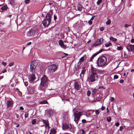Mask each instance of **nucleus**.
Instances as JSON below:
<instances>
[{
  "label": "nucleus",
  "instance_id": "nucleus-1",
  "mask_svg": "<svg viewBox=\"0 0 134 134\" xmlns=\"http://www.w3.org/2000/svg\"><path fill=\"white\" fill-rule=\"evenodd\" d=\"M107 58L104 56H103L99 57L97 61V65L98 67L104 66L107 64Z\"/></svg>",
  "mask_w": 134,
  "mask_h": 134
},
{
  "label": "nucleus",
  "instance_id": "nucleus-2",
  "mask_svg": "<svg viewBox=\"0 0 134 134\" xmlns=\"http://www.w3.org/2000/svg\"><path fill=\"white\" fill-rule=\"evenodd\" d=\"M62 129L64 130H68L72 132L73 133L75 131L76 128L71 124H68L67 123L63 124L62 125Z\"/></svg>",
  "mask_w": 134,
  "mask_h": 134
},
{
  "label": "nucleus",
  "instance_id": "nucleus-3",
  "mask_svg": "<svg viewBox=\"0 0 134 134\" xmlns=\"http://www.w3.org/2000/svg\"><path fill=\"white\" fill-rule=\"evenodd\" d=\"M48 80L44 75L41 79V84L42 87L41 89L42 91H44L46 88L48 86Z\"/></svg>",
  "mask_w": 134,
  "mask_h": 134
},
{
  "label": "nucleus",
  "instance_id": "nucleus-4",
  "mask_svg": "<svg viewBox=\"0 0 134 134\" xmlns=\"http://www.w3.org/2000/svg\"><path fill=\"white\" fill-rule=\"evenodd\" d=\"M58 66L55 64H52L48 67V69L49 71L51 72H55L57 70Z\"/></svg>",
  "mask_w": 134,
  "mask_h": 134
},
{
  "label": "nucleus",
  "instance_id": "nucleus-5",
  "mask_svg": "<svg viewBox=\"0 0 134 134\" xmlns=\"http://www.w3.org/2000/svg\"><path fill=\"white\" fill-rule=\"evenodd\" d=\"M36 66L35 62L31 61L30 65V71L32 73H35L36 71Z\"/></svg>",
  "mask_w": 134,
  "mask_h": 134
},
{
  "label": "nucleus",
  "instance_id": "nucleus-6",
  "mask_svg": "<svg viewBox=\"0 0 134 134\" xmlns=\"http://www.w3.org/2000/svg\"><path fill=\"white\" fill-rule=\"evenodd\" d=\"M74 121L77 124L78 123V121L80 119V116L82 115L81 112H80L77 113L75 112L74 113Z\"/></svg>",
  "mask_w": 134,
  "mask_h": 134
},
{
  "label": "nucleus",
  "instance_id": "nucleus-7",
  "mask_svg": "<svg viewBox=\"0 0 134 134\" xmlns=\"http://www.w3.org/2000/svg\"><path fill=\"white\" fill-rule=\"evenodd\" d=\"M98 78V75L97 74H91L88 78V79L89 81L91 82H92L95 81L96 79Z\"/></svg>",
  "mask_w": 134,
  "mask_h": 134
},
{
  "label": "nucleus",
  "instance_id": "nucleus-8",
  "mask_svg": "<svg viewBox=\"0 0 134 134\" xmlns=\"http://www.w3.org/2000/svg\"><path fill=\"white\" fill-rule=\"evenodd\" d=\"M103 39L102 38H100L99 39L97 40L95 43L92 44V46L95 47L99 45L101 43V41H103Z\"/></svg>",
  "mask_w": 134,
  "mask_h": 134
},
{
  "label": "nucleus",
  "instance_id": "nucleus-9",
  "mask_svg": "<svg viewBox=\"0 0 134 134\" xmlns=\"http://www.w3.org/2000/svg\"><path fill=\"white\" fill-rule=\"evenodd\" d=\"M53 14L52 11H50L47 14L46 16V18L45 19V20H47V21H50V22L51 21V16Z\"/></svg>",
  "mask_w": 134,
  "mask_h": 134
},
{
  "label": "nucleus",
  "instance_id": "nucleus-10",
  "mask_svg": "<svg viewBox=\"0 0 134 134\" xmlns=\"http://www.w3.org/2000/svg\"><path fill=\"white\" fill-rule=\"evenodd\" d=\"M35 33V31L33 29H32L29 31L27 34V35L28 37L32 36Z\"/></svg>",
  "mask_w": 134,
  "mask_h": 134
},
{
  "label": "nucleus",
  "instance_id": "nucleus-11",
  "mask_svg": "<svg viewBox=\"0 0 134 134\" xmlns=\"http://www.w3.org/2000/svg\"><path fill=\"white\" fill-rule=\"evenodd\" d=\"M28 79L30 81L32 82L34 81L35 79V76L34 74L32 73L29 75L28 76Z\"/></svg>",
  "mask_w": 134,
  "mask_h": 134
},
{
  "label": "nucleus",
  "instance_id": "nucleus-12",
  "mask_svg": "<svg viewBox=\"0 0 134 134\" xmlns=\"http://www.w3.org/2000/svg\"><path fill=\"white\" fill-rule=\"evenodd\" d=\"M42 121L43 124L45 125L46 128H48L49 129L50 128L49 126V124L48 120H44L43 119H41Z\"/></svg>",
  "mask_w": 134,
  "mask_h": 134
},
{
  "label": "nucleus",
  "instance_id": "nucleus-13",
  "mask_svg": "<svg viewBox=\"0 0 134 134\" xmlns=\"http://www.w3.org/2000/svg\"><path fill=\"white\" fill-rule=\"evenodd\" d=\"M28 92L29 94H33L35 91V88L34 87L29 86V88H27Z\"/></svg>",
  "mask_w": 134,
  "mask_h": 134
},
{
  "label": "nucleus",
  "instance_id": "nucleus-14",
  "mask_svg": "<svg viewBox=\"0 0 134 134\" xmlns=\"http://www.w3.org/2000/svg\"><path fill=\"white\" fill-rule=\"evenodd\" d=\"M14 103L13 101L11 100H8L6 103L7 107V108L11 107H13Z\"/></svg>",
  "mask_w": 134,
  "mask_h": 134
},
{
  "label": "nucleus",
  "instance_id": "nucleus-15",
  "mask_svg": "<svg viewBox=\"0 0 134 134\" xmlns=\"http://www.w3.org/2000/svg\"><path fill=\"white\" fill-rule=\"evenodd\" d=\"M58 43L59 45L62 48H63L64 49H65L66 48V46L64 45V44L63 42V41L62 40H59L58 41Z\"/></svg>",
  "mask_w": 134,
  "mask_h": 134
},
{
  "label": "nucleus",
  "instance_id": "nucleus-16",
  "mask_svg": "<svg viewBox=\"0 0 134 134\" xmlns=\"http://www.w3.org/2000/svg\"><path fill=\"white\" fill-rule=\"evenodd\" d=\"M126 48L129 51H133L134 52V45H128L126 47Z\"/></svg>",
  "mask_w": 134,
  "mask_h": 134
},
{
  "label": "nucleus",
  "instance_id": "nucleus-17",
  "mask_svg": "<svg viewBox=\"0 0 134 134\" xmlns=\"http://www.w3.org/2000/svg\"><path fill=\"white\" fill-rule=\"evenodd\" d=\"M74 87L75 89L77 91L80 90L79 83L78 82H76L74 83Z\"/></svg>",
  "mask_w": 134,
  "mask_h": 134
},
{
  "label": "nucleus",
  "instance_id": "nucleus-18",
  "mask_svg": "<svg viewBox=\"0 0 134 134\" xmlns=\"http://www.w3.org/2000/svg\"><path fill=\"white\" fill-rule=\"evenodd\" d=\"M98 70L96 68H94L92 65L91 66V74H97V72Z\"/></svg>",
  "mask_w": 134,
  "mask_h": 134
},
{
  "label": "nucleus",
  "instance_id": "nucleus-19",
  "mask_svg": "<svg viewBox=\"0 0 134 134\" xmlns=\"http://www.w3.org/2000/svg\"><path fill=\"white\" fill-rule=\"evenodd\" d=\"M51 22L50 21H47L46 20H44L43 22V25L45 27H47L50 24Z\"/></svg>",
  "mask_w": 134,
  "mask_h": 134
},
{
  "label": "nucleus",
  "instance_id": "nucleus-20",
  "mask_svg": "<svg viewBox=\"0 0 134 134\" xmlns=\"http://www.w3.org/2000/svg\"><path fill=\"white\" fill-rule=\"evenodd\" d=\"M53 113V111L51 109H48L47 111V114L48 117H50Z\"/></svg>",
  "mask_w": 134,
  "mask_h": 134
},
{
  "label": "nucleus",
  "instance_id": "nucleus-21",
  "mask_svg": "<svg viewBox=\"0 0 134 134\" xmlns=\"http://www.w3.org/2000/svg\"><path fill=\"white\" fill-rule=\"evenodd\" d=\"M77 9L79 11H81L83 9L82 5L79 3H78L77 5Z\"/></svg>",
  "mask_w": 134,
  "mask_h": 134
},
{
  "label": "nucleus",
  "instance_id": "nucleus-22",
  "mask_svg": "<svg viewBox=\"0 0 134 134\" xmlns=\"http://www.w3.org/2000/svg\"><path fill=\"white\" fill-rule=\"evenodd\" d=\"M85 57L83 56L81 57L79 59V62L78 63V64L80 65L84 60Z\"/></svg>",
  "mask_w": 134,
  "mask_h": 134
},
{
  "label": "nucleus",
  "instance_id": "nucleus-23",
  "mask_svg": "<svg viewBox=\"0 0 134 134\" xmlns=\"http://www.w3.org/2000/svg\"><path fill=\"white\" fill-rule=\"evenodd\" d=\"M56 133L55 130L54 129H51L50 131L49 134H55Z\"/></svg>",
  "mask_w": 134,
  "mask_h": 134
},
{
  "label": "nucleus",
  "instance_id": "nucleus-24",
  "mask_svg": "<svg viewBox=\"0 0 134 134\" xmlns=\"http://www.w3.org/2000/svg\"><path fill=\"white\" fill-rule=\"evenodd\" d=\"M8 8V7L7 5H5L3 7L1 8V9L2 10H6Z\"/></svg>",
  "mask_w": 134,
  "mask_h": 134
},
{
  "label": "nucleus",
  "instance_id": "nucleus-25",
  "mask_svg": "<svg viewBox=\"0 0 134 134\" xmlns=\"http://www.w3.org/2000/svg\"><path fill=\"white\" fill-rule=\"evenodd\" d=\"M85 67H84L83 68V69L81 71V74H82L83 75V76H84V75L86 71V69H85Z\"/></svg>",
  "mask_w": 134,
  "mask_h": 134
},
{
  "label": "nucleus",
  "instance_id": "nucleus-26",
  "mask_svg": "<svg viewBox=\"0 0 134 134\" xmlns=\"http://www.w3.org/2000/svg\"><path fill=\"white\" fill-rule=\"evenodd\" d=\"M98 91V90L97 89H94L92 91V93L93 95H95Z\"/></svg>",
  "mask_w": 134,
  "mask_h": 134
},
{
  "label": "nucleus",
  "instance_id": "nucleus-27",
  "mask_svg": "<svg viewBox=\"0 0 134 134\" xmlns=\"http://www.w3.org/2000/svg\"><path fill=\"white\" fill-rule=\"evenodd\" d=\"M47 101L46 100H43L40 102V104H46L47 103Z\"/></svg>",
  "mask_w": 134,
  "mask_h": 134
},
{
  "label": "nucleus",
  "instance_id": "nucleus-28",
  "mask_svg": "<svg viewBox=\"0 0 134 134\" xmlns=\"http://www.w3.org/2000/svg\"><path fill=\"white\" fill-rule=\"evenodd\" d=\"M110 40L114 42L116 41L117 40L116 38H115L113 37H110Z\"/></svg>",
  "mask_w": 134,
  "mask_h": 134
},
{
  "label": "nucleus",
  "instance_id": "nucleus-29",
  "mask_svg": "<svg viewBox=\"0 0 134 134\" xmlns=\"http://www.w3.org/2000/svg\"><path fill=\"white\" fill-rule=\"evenodd\" d=\"M96 54H93L92 56L91 57L90 59V61L92 62V59H93L95 57L96 55H97Z\"/></svg>",
  "mask_w": 134,
  "mask_h": 134
},
{
  "label": "nucleus",
  "instance_id": "nucleus-30",
  "mask_svg": "<svg viewBox=\"0 0 134 134\" xmlns=\"http://www.w3.org/2000/svg\"><path fill=\"white\" fill-rule=\"evenodd\" d=\"M36 119H34L32 120V125L34 124L36 122Z\"/></svg>",
  "mask_w": 134,
  "mask_h": 134
},
{
  "label": "nucleus",
  "instance_id": "nucleus-31",
  "mask_svg": "<svg viewBox=\"0 0 134 134\" xmlns=\"http://www.w3.org/2000/svg\"><path fill=\"white\" fill-rule=\"evenodd\" d=\"M9 1L10 4L11 5L14 4L15 2L14 0H9Z\"/></svg>",
  "mask_w": 134,
  "mask_h": 134
},
{
  "label": "nucleus",
  "instance_id": "nucleus-32",
  "mask_svg": "<svg viewBox=\"0 0 134 134\" xmlns=\"http://www.w3.org/2000/svg\"><path fill=\"white\" fill-rule=\"evenodd\" d=\"M112 45V44L111 43H109L108 44H105V46L106 47H108L109 46H111Z\"/></svg>",
  "mask_w": 134,
  "mask_h": 134
},
{
  "label": "nucleus",
  "instance_id": "nucleus-33",
  "mask_svg": "<svg viewBox=\"0 0 134 134\" xmlns=\"http://www.w3.org/2000/svg\"><path fill=\"white\" fill-rule=\"evenodd\" d=\"M124 57L125 58H127L128 57V55L126 53V52H124Z\"/></svg>",
  "mask_w": 134,
  "mask_h": 134
},
{
  "label": "nucleus",
  "instance_id": "nucleus-34",
  "mask_svg": "<svg viewBox=\"0 0 134 134\" xmlns=\"http://www.w3.org/2000/svg\"><path fill=\"white\" fill-rule=\"evenodd\" d=\"M107 120L108 122H110L111 120V118L110 117H108L107 118Z\"/></svg>",
  "mask_w": 134,
  "mask_h": 134
},
{
  "label": "nucleus",
  "instance_id": "nucleus-35",
  "mask_svg": "<svg viewBox=\"0 0 134 134\" xmlns=\"http://www.w3.org/2000/svg\"><path fill=\"white\" fill-rule=\"evenodd\" d=\"M102 0H98L97 2V5H99L102 2Z\"/></svg>",
  "mask_w": 134,
  "mask_h": 134
},
{
  "label": "nucleus",
  "instance_id": "nucleus-36",
  "mask_svg": "<svg viewBox=\"0 0 134 134\" xmlns=\"http://www.w3.org/2000/svg\"><path fill=\"white\" fill-rule=\"evenodd\" d=\"M14 63L13 62H12L9 63V66L10 67L12 66L13 65Z\"/></svg>",
  "mask_w": 134,
  "mask_h": 134
},
{
  "label": "nucleus",
  "instance_id": "nucleus-37",
  "mask_svg": "<svg viewBox=\"0 0 134 134\" xmlns=\"http://www.w3.org/2000/svg\"><path fill=\"white\" fill-rule=\"evenodd\" d=\"M91 93L90 91L89 90L87 91V95L88 96H89L90 95V94Z\"/></svg>",
  "mask_w": 134,
  "mask_h": 134
},
{
  "label": "nucleus",
  "instance_id": "nucleus-38",
  "mask_svg": "<svg viewBox=\"0 0 134 134\" xmlns=\"http://www.w3.org/2000/svg\"><path fill=\"white\" fill-rule=\"evenodd\" d=\"M29 114L28 113H26L25 114V118H27L29 116Z\"/></svg>",
  "mask_w": 134,
  "mask_h": 134
},
{
  "label": "nucleus",
  "instance_id": "nucleus-39",
  "mask_svg": "<svg viewBox=\"0 0 134 134\" xmlns=\"http://www.w3.org/2000/svg\"><path fill=\"white\" fill-rule=\"evenodd\" d=\"M111 23V21L110 20H108L106 22V24L107 25H109Z\"/></svg>",
  "mask_w": 134,
  "mask_h": 134
},
{
  "label": "nucleus",
  "instance_id": "nucleus-40",
  "mask_svg": "<svg viewBox=\"0 0 134 134\" xmlns=\"http://www.w3.org/2000/svg\"><path fill=\"white\" fill-rule=\"evenodd\" d=\"M30 1V0H25V3L26 4H28Z\"/></svg>",
  "mask_w": 134,
  "mask_h": 134
},
{
  "label": "nucleus",
  "instance_id": "nucleus-41",
  "mask_svg": "<svg viewBox=\"0 0 134 134\" xmlns=\"http://www.w3.org/2000/svg\"><path fill=\"white\" fill-rule=\"evenodd\" d=\"M117 49L118 50H121L122 49V47L121 46H118L117 48Z\"/></svg>",
  "mask_w": 134,
  "mask_h": 134
},
{
  "label": "nucleus",
  "instance_id": "nucleus-42",
  "mask_svg": "<svg viewBox=\"0 0 134 134\" xmlns=\"http://www.w3.org/2000/svg\"><path fill=\"white\" fill-rule=\"evenodd\" d=\"M131 24H126L125 25V27H128L129 26H131Z\"/></svg>",
  "mask_w": 134,
  "mask_h": 134
},
{
  "label": "nucleus",
  "instance_id": "nucleus-43",
  "mask_svg": "<svg viewBox=\"0 0 134 134\" xmlns=\"http://www.w3.org/2000/svg\"><path fill=\"white\" fill-rule=\"evenodd\" d=\"M118 78V75H114V79H117Z\"/></svg>",
  "mask_w": 134,
  "mask_h": 134
},
{
  "label": "nucleus",
  "instance_id": "nucleus-44",
  "mask_svg": "<svg viewBox=\"0 0 134 134\" xmlns=\"http://www.w3.org/2000/svg\"><path fill=\"white\" fill-rule=\"evenodd\" d=\"M103 49H102L101 50H100L99 51H98L97 53H96V54L97 55L98 54H99V53H100V52H102V51Z\"/></svg>",
  "mask_w": 134,
  "mask_h": 134
},
{
  "label": "nucleus",
  "instance_id": "nucleus-45",
  "mask_svg": "<svg viewBox=\"0 0 134 134\" xmlns=\"http://www.w3.org/2000/svg\"><path fill=\"white\" fill-rule=\"evenodd\" d=\"M2 65L4 66H5L6 65L7 63L6 62H2Z\"/></svg>",
  "mask_w": 134,
  "mask_h": 134
},
{
  "label": "nucleus",
  "instance_id": "nucleus-46",
  "mask_svg": "<svg viewBox=\"0 0 134 134\" xmlns=\"http://www.w3.org/2000/svg\"><path fill=\"white\" fill-rule=\"evenodd\" d=\"M81 122L82 123H85L86 122V121L85 119H83L81 120Z\"/></svg>",
  "mask_w": 134,
  "mask_h": 134
},
{
  "label": "nucleus",
  "instance_id": "nucleus-47",
  "mask_svg": "<svg viewBox=\"0 0 134 134\" xmlns=\"http://www.w3.org/2000/svg\"><path fill=\"white\" fill-rule=\"evenodd\" d=\"M119 123L118 122H117L115 124V125L116 126H119Z\"/></svg>",
  "mask_w": 134,
  "mask_h": 134
},
{
  "label": "nucleus",
  "instance_id": "nucleus-48",
  "mask_svg": "<svg viewBox=\"0 0 134 134\" xmlns=\"http://www.w3.org/2000/svg\"><path fill=\"white\" fill-rule=\"evenodd\" d=\"M81 131L82 132L81 133V134H85V131L84 129H82Z\"/></svg>",
  "mask_w": 134,
  "mask_h": 134
},
{
  "label": "nucleus",
  "instance_id": "nucleus-49",
  "mask_svg": "<svg viewBox=\"0 0 134 134\" xmlns=\"http://www.w3.org/2000/svg\"><path fill=\"white\" fill-rule=\"evenodd\" d=\"M104 29V27H101L100 28L99 30L101 31H103Z\"/></svg>",
  "mask_w": 134,
  "mask_h": 134
},
{
  "label": "nucleus",
  "instance_id": "nucleus-50",
  "mask_svg": "<svg viewBox=\"0 0 134 134\" xmlns=\"http://www.w3.org/2000/svg\"><path fill=\"white\" fill-rule=\"evenodd\" d=\"M123 129H124V128L122 126H120V129H119L120 130V131H122Z\"/></svg>",
  "mask_w": 134,
  "mask_h": 134
},
{
  "label": "nucleus",
  "instance_id": "nucleus-51",
  "mask_svg": "<svg viewBox=\"0 0 134 134\" xmlns=\"http://www.w3.org/2000/svg\"><path fill=\"white\" fill-rule=\"evenodd\" d=\"M95 113L96 115L98 114H99V112L98 110H97L96 111Z\"/></svg>",
  "mask_w": 134,
  "mask_h": 134
},
{
  "label": "nucleus",
  "instance_id": "nucleus-52",
  "mask_svg": "<svg viewBox=\"0 0 134 134\" xmlns=\"http://www.w3.org/2000/svg\"><path fill=\"white\" fill-rule=\"evenodd\" d=\"M114 97H111L110 99V101L111 102H113L114 101Z\"/></svg>",
  "mask_w": 134,
  "mask_h": 134
},
{
  "label": "nucleus",
  "instance_id": "nucleus-53",
  "mask_svg": "<svg viewBox=\"0 0 134 134\" xmlns=\"http://www.w3.org/2000/svg\"><path fill=\"white\" fill-rule=\"evenodd\" d=\"M88 23L90 25H91L92 24V22L91 20H90L88 21Z\"/></svg>",
  "mask_w": 134,
  "mask_h": 134
},
{
  "label": "nucleus",
  "instance_id": "nucleus-54",
  "mask_svg": "<svg viewBox=\"0 0 134 134\" xmlns=\"http://www.w3.org/2000/svg\"><path fill=\"white\" fill-rule=\"evenodd\" d=\"M105 109V107L103 106H102L101 108V109L102 110H104Z\"/></svg>",
  "mask_w": 134,
  "mask_h": 134
},
{
  "label": "nucleus",
  "instance_id": "nucleus-55",
  "mask_svg": "<svg viewBox=\"0 0 134 134\" xmlns=\"http://www.w3.org/2000/svg\"><path fill=\"white\" fill-rule=\"evenodd\" d=\"M95 16H92V17L91 18L90 20H93V19H94V17H95Z\"/></svg>",
  "mask_w": 134,
  "mask_h": 134
},
{
  "label": "nucleus",
  "instance_id": "nucleus-56",
  "mask_svg": "<svg viewBox=\"0 0 134 134\" xmlns=\"http://www.w3.org/2000/svg\"><path fill=\"white\" fill-rule=\"evenodd\" d=\"M57 19V17L55 15H54V20L55 21H56V20Z\"/></svg>",
  "mask_w": 134,
  "mask_h": 134
},
{
  "label": "nucleus",
  "instance_id": "nucleus-57",
  "mask_svg": "<svg viewBox=\"0 0 134 134\" xmlns=\"http://www.w3.org/2000/svg\"><path fill=\"white\" fill-rule=\"evenodd\" d=\"M124 80H123L121 79L120 80L119 82L120 83H122L124 82Z\"/></svg>",
  "mask_w": 134,
  "mask_h": 134
},
{
  "label": "nucleus",
  "instance_id": "nucleus-58",
  "mask_svg": "<svg viewBox=\"0 0 134 134\" xmlns=\"http://www.w3.org/2000/svg\"><path fill=\"white\" fill-rule=\"evenodd\" d=\"M20 109L21 110H23L24 108L23 107L21 106L20 107Z\"/></svg>",
  "mask_w": 134,
  "mask_h": 134
},
{
  "label": "nucleus",
  "instance_id": "nucleus-59",
  "mask_svg": "<svg viewBox=\"0 0 134 134\" xmlns=\"http://www.w3.org/2000/svg\"><path fill=\"white\" fill-rule=\"evenodd\" d=\"M31 44V42H30L27 44L26 45L27 46Z\"/></svg>",
  "mask_w": 134,
  "mask_h": 134
},
{
  "label": "nucleus",
  "instance_id": "nucleus-60",
  "mask_svg": "<svg viewBox=\"0 0 134 134\" xmlns=\"http://www.w3.org/2000/svg\"><path fill=\"white\" fill-rule=\"evenodd\" d=\"M131 42L132 43H133L134 42V39L133 38H132L131 40Z\"/></svg>",
  "mask_w": 134,
  "mask_h": 134
},
{
  "label": "nucleus",
  "instance_id": "nucleus-61",
  "mask_svg": "<svg viewBox=\"0 0 134 134\" xmlns=\"http://www.w3.org/2000/svg\"><path fill=\"white\" fill-rule=\"evenodd\" d=\"M7 71V70L6 69H5L3 71V73H4L5 72H6Z\"/></svg>",
  "mask_w": 134,
  "mask_h": 134
},
{
  "label": "nucleus",
  "instance_id": "nucleus-62",
  "mask_svg": "<svg viewBox=\"0 0 134 134\" xmlns=\"http://www.w3.org/2000/svg\"><path fill=\"white\" fill-rule=\"evenodd\" d=\"M25 85L26 86H27L28 84V83L27 82H25Z\"/></svg>",
  "mask_w": 134,
  "mask_h": 134
},
{
  "label": "nucleus",
  "instance_id": "nucleus-63",
  "mask_svg": "<svg viewBox=\"0 0 134 134\" xmlns=\"http://www.w3.org/2000/svg\"><path fill=\"white\" fill-rule=\"evenodd\" d=\"M107 113H108L109 111L108 110V107H107Z\"/></svg>",
  "mask_w": 134,
  "mask_h": 134
},
{
  "label": "nucleus",
  "instance_id": "nucleus-64",
  "mask_svg": "<svg viewBox=\"0 0 134 134\" xmlns=\"http://www.w3.org/2000/svg\"><path fill=\"white\" fill-rule=\"evenodd\" d=\"M16 118H19V115H18V114H16Z\"/></svg>",
  "mask_w": 134,
  "mask_h": 134
}]
</instances>
